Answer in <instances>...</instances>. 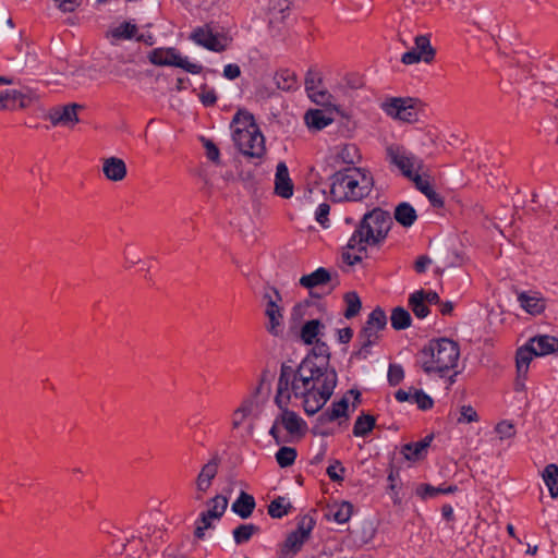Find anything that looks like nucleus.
Wrapping results in <instances>:
<instances>
[{
	"label": "nucleus",
	"mask_w": 558,
	"mask_h": 558,
	"mask_svg": "<svg viewBox=\"0 0 558 558\" xmlns=\"http://www.w3.org/2000/svg\"><path fill=\"white\" fill-rule=\"evenodd\" d=\"M312 352L293 369L291 391L301 399L308 415L317 413L330 399L337 386L338 376L329 368V347L320 340L314 341Z\"/></svg>",
	"instance_id": "obj_1"
},
{
	"label": "nucleus",
	"mask_w": 558,
	"mask_h": 558,
	"mask_svg": "<svg viewBox=\"0 0 558 558\" xmlns=\"http://www.w3.org/2000/svg\"><path fill=\"white\" fill-rule=\"evenodd\" d=\"M391 226L392 219L388 211L374 208L366 213L347 243L342 253L343 260L348 265L360 263L367 246H377L385 241Z\"/></svg>",
	"instance_id": "obj_2"
},
{
	"label": "nucleus",
	"mask_w": 558,
	"mask_h": 558,
	"mask_svg": "<svg viewBox=\"0 0 558 558\" xmlns=\"http://www.w3.org/2000/svg\"><path fill=\"white\" fill-rule=\"evenodd\" d=\"M293 367L282 364L280 376L278 379L277 395L275 402L281 410V413L275 418L269 429V435L275 439L277 445L289 441L280 435V426L283 427L291 438L300 439L306 432V423L295 412L288 409L291 398V378Z\"/></svg>",
	"instance_id": "obj_3"
},
{
	"label": "nucleus",
	"mask_w": 558,
	"mask_h": 558,
	"mask_svg": "<svg viewBox=\"0 0 558 558\" xmlns=\"http://www.w3.org/2000/svg\"><path fill=\"white\" fill-rule=\"evenodd\" d=\"M330 195L336 202H357L367 197L374 187V178L363 168H347L330 177Z\"/></svg>",
	"instance_id": "obj_4"
},
{
	"label": "nucleus",
	"mask_w": 558,
	"mask_h": 558,
	"mask_svg": "<svg viewBox=\"0 0 558 558\" xmlns=\"http://www.w3.org/2000/svg\"><path fill=\"white\" fill-rule=\"evenodd\" d=\"M460 356V349L457 342L447 339L430 340L417 355V363L423 371L430 375L444 376L454 368Z\"/></svg>",
	"instance_id": "obj_5"
},
{
	"label": "nucleus",
	"mask_w": 558,
	"mask_h": 558,
	"mask_svg": "<svg viewBox=\"0 0 558 558\" xmlns=\"http://www.w3.org/2000/svg\"><path fill=\"white\" fill-rule=\"evenodd\" d=\"M233 141L239 150L251 158H262L265 154V140L255 123L253 114L247 111H238L233 119Z\"/></svg>",
	"instance_id": "obj_6"
},
{
	"label": "nucleus",
	"mask_w": 558,
	"mask_h": 558,
	"mask_svg": "<svg viewBox=\"0 0 558 558\" xmlns=\"http://www.w3.org/2000/svg\"><path fill=\"white\" fill-rule=\"evenodd\" d=\"M387 326L386 313L377 307L371 312L365 325L357 335L359 350L354 356L359 360H365L371 353V347L376 344L379 339V332Z\"/></svg>",
	"instance_id": "obj_7"
},
{
	"label": "nucleus",
	"mask_w": 558,
	"mask_h": 558,
	"mask_svg": "<svg viewBox=\"0 0 558 558\" xmlns=\"http://www.w3.org/2000/svg\"><path fill=\"white\" fill-rule=\"evenodd\" d=\"M385 158L390 167L398 169L409 180L423 168V161L399 144L388 145L385 149Z\"/></svg>",
	"instance_id": "obj_8"
},
{
	"label": "nucleus",
	"mask_w": 558,
	"mask_h": 558,
	"mask_svg": "<svg viewBox=\"0 0 558 558\" xmlns=\"http://www.w3.org/2000/svg\"><path fill=\"white\" fill-rule=\"evenodd\" d=\"M148 59L155 65L177 66L192 74H199L203 70L201 64L190 62L175 48H156L150 51Z\"/></svg>",
	"instance_id": "obj_9"
},
{
	"label": "nucleus",
	"mask_w": 558,
	"mask_h": 558,
	"mask_svg": "<svg viewBox=\"0 0 558 558\" xmlns=\"http://www.w3.org/2000/svg\"><path fill=\"white\" fill-rule=\"evenodd\" d=\"M263 299L266 302L265 315L268 319L266 325L267 331L272 336H279L282 333V313L279 302L281 295L279 291L274 287H266L263 293Z\"/></svg>",
	"instance_id": "obj_10"
},
{
	"label": "nucleus",
	"mask_w": 558,
	"mask_h": 558,
	"mask_svg": "<svg viewBox=\"0 0 558 558\" xmlns=\"http://www.w3.org/2000/svg\"><path fill=\"white\" fill-rule=\"evenodd\" d=\"M315 526V520L310 515L300 519L295 531L291 532L281 546V557H293L302 548Z\"/></svg>",
	"instance_id": "obj_11"
},
{
	"label": "nucleus",
	"mask_w": 558,
	"mask_h": 558,
	"mask_svg": "<svg viewBox=\"0 0 558 558\" xmlns=\"http://www.w3.org/2000/svg\"><path fill=\"white\" fill-rule=\"evenodd\" d=\"M418 101L414 98H390L381 109L391 118L413 123L418 119Z\"/></svg>",
	"instance_id": "obj_12"
},
{
	"label": "nucleus",
	"mask_w": 558,
	"mask_h": 558,
	"mask_svg": "<svg viewBox=\"0 0 558 558\" xmlns=\"http://www.w3.org/2000/svg\"><path fill=\"white\" fill-rule=\"evenodd\" d=\"M191 39L197 45L215 52H221L227 48L226 36L214 33L209 26L198 27L191 34Z\"/></svg>",
	"instance_id": "obj_13"
},
{
	"label": "nucleus",
	"mask_w": 558,
	"mask_h": 558,
	"mask_svg": "<svg viewBox=\"0 0 558 558\" xmlns=\"http://www.w3.org/2000/svg\"><path fill=\"white\" fill-rule=\"evenodd\" d=\"M322 77L320 74L314 70H308L305 77V89L308 97L320 106L330 105L331 95L320 88Z\"/></svg>",
	"instance_id": "obj_14"
},
{
	"label": "nucleus",
	"mask_w": 558,
	"mask_h": 558,
	"mask_svg": "<svg viewBox=\"0 0 558 558\" xmlns=\"http://www.w3.org/2000/svg\"><path fill=\"white\" fill-rule=\"evenodd\" d=\"M82 106L78 104H69L63 107L53 108L49 112V120L53 125H74L78 122L77 110Z\"/></svg>",
	"instance_id": "obj_15"
},
{
	"label": "nucleus",
	"mask_w": 558,
	"mask_h": 558,
	"mask_svg": "<svg viewBox=\"0 0 558 558\" xmlns=\"http://www.w3.org/2000/svg\"><path fill=\"white\" fill-rule=\"evenodd\" d=\"M102 173L107 180L112 182L122 181L128 173L126 165L119 157H108L102 160Z\"/></svg>",
	"instance_id": "obj_16"
},
{
	"label": "nucleus",
	"mask_w": 558,
	"mask_h": 558,
	"mask_svg": "<svg viewBox=\"0 0 558 558\" xmlns=\"http://www.w3.org/2000/svg\"><path fill=\"white\" fill-rule=\"evenodd\" d=\"M275 192L283 198H290L293 195V184L289 177V170L284 162H279L275 175Z\"/></svg>",
	"instance_id": "obj_17"
},
{
	"label": "nucleus",
	"mask_w": 558,
	"mask_h": 558,
	"mask_svg": "<svg viewBox=\"0 0 558 558\" xmlns=\"http://www.w3.org/2000/svg\"><path fill=\"white\" fill-rule=\"evenodd\" d=\"M257 403L254 398L245 399L232 414V427L238 429L246 421L256 418Z\"/></svg>",
	"instance_id": "obj_18"
},
{
	"label": "nucleus",
	"mask_w": 558,
	"mask_h": 558,
	"mask_svg": "<svg viewBox=\"0 0 558 558\" xmlns=\"http://www.w3.org/2000/svg\"><path fill=\"white\" fill-rule=\"evenodd\" d=\"M415 187L423 193L434 207H441L444 205L442 197L434 190L430 184L429 178L417 172L410 179Z\"/></svg>",
	"instance_id": "obj_19"
},
{
	"label": "nucleus",
	"mask_w": 558,
	"mask_h": 558,
	"mask_svg": "<svg viewBox=\"0 0 558 558\" xmlns=\"http://www.w3.org/2000/svg\"><path fill=\"white\" fill-rule=\"evenodd\" d=\"M535 356H544L558 351V339L548 335H541L529 340Z\"/></svg>",
	"instance_id": "obj_20"
},
{
	"label": "nucleus",
	"mask_w": 558,
	"mask_h": 558,
	"mask_svg": "<svg viewBox=\"0 0 558 558\" xmlns=\"http://www.w3.org/2000/svg\"><path fill=\"white\" fill-rule=\"evenodd\" d=\"M432 440L433 436L428 435L420 441L404 445L401 449V452L409 461L420 460L426 453Z\"/></svg>",
	"instance_id": "obj_21"
},
{
	"label": "nucleus",
	"mask_w": 558,
	"mask_h": 558,
	"mask_svg": "<svg viewBox=\"0 0 558 558\" xmlns=\"http://www.w3.org/2000/svg\"><path fill=\"white\" fill-rule=\"evenodd\" d=\"M255 508L254 497L241 492L238 499L232 504V511L236 513L242 519H247L251 517L253 510Z\"/></svg>",
	"instance_id": "obj_22"
},
{
	"label": "nucleus",
	"mask_w": 558,
	"mask_h": 558,
	"mask_svg": "<svg viewBox=\"0 0 558 558\" xmlns=\"http://www.w3.org/2000/svg\"><path fill=\"white\" fill-rule=\"evenodd\" d=\"M305 123L310 129L319 131L329 125L333 119L323 110H308L304 117Z\"/></svg>",
	"instance_id": "obj_23"
},
{
	"label": "nucleus",
	"mask_w": 558,
	"mask_h": 558,
	"mask_svg": "<svg viewBox=\"0 0 558 558\" xmlns=\"http://www.w3.org/2000/svg\"><path fill=\"white\" fill-rule=\"evenodd\" d=\"M329 281H330V272L327 269L320 267V268H317L312 274L301 277L300 284L305 288L311 289L314 287L326 284Z\"/></svg>",
	"instance_id": "obj_24"
},
{
	"label": "nucleus",
	"mask_w": 558,
	"mask_h": 558,
	"mask_svg": "<svg viewBox=\"0 0 558 558\" xmlns=\"http://www.w3.org/2000/svg\"><path fill=\"white\" fill-rule=\"evenodd\" d=\"M534 356L535 351H532V347L529 344V342L517 351V372L519 377L526 376L529 365Z\"/></svg>",
	"instance_id": "obj_25"
},
{
	"label": "nucleus",
	"mask_w": 558,
	"mask_h": 558,
	"mask_svg": "<svg viewBox=\"0 0 558 558\" xmlns=\"http://www.w3.org/2000/svg\"><path fill=\"white\" fill-rule=\"evenodd\" d=\"M324 325L318 319L306 322L300 332V337L305 344H313L314 341L319 340L317 337L320 335Z\"/></svg>",
	"instance_id": "obj_26"
},
{
	"label": "nucleus",
	"mask_w": 558,
	"mask_h": 558,
	"mask_svg": "<svg viewBox=\"0 0 558 558\" xmlns=\"http://www.w3.org/2000/svg\"><path fill=\"white\" fill-rule=\"evenodd\" d=\"M290 0H270L268 4L269 22H283L290 10Z\"/></svg>",
	"instance_id": "obj_27"
},
{
	"label": "nucleus",
	"mask_w": 558,
	"mask_h": 558,
	"mask_svg": "<svg viewBox=\"0 0 558 558\" xmlns=\"http://www.w3.org/2000/svg\"><path fill=\"white\" fill-rule=\"evenodd\" d=\"M415 209L408 203H401L396 207L395 219L403 227H411L416 220Z\"/></svg>",
	"instance_id": "obj_28"
},
{
	"label": "nucleus",
	"mask_w": 558,
	"mask_h": 558,
	"mask_svg": "<svg viewBox=\"0 0 558 558\" xmlns=\"http://www.w3.org/2000/svg\"><path fill=\"white\" fill-rule=\"evenodd\" d=\"M335 157L338 162L343 165H354L360 159L359 149L353 144L337 147Z\"/></svg>",
	"instance_id": "obj_29"
},
{
	"label": "nucleus",
	"mask_w": 558,
	"mask_h": 558,
	"mask_svg": "<svg viewBox=\"0 0 558 558\" xmlns=\"http://www.w3.org/2000/svg\"><path fill=\"white\" fill-rule=\"evenodd\" d=\"M518 301L520 305L532 315L541 314L545 308V303L542 299L529 295L524 292L518 295Z\"/></svg>",
	"instance_id": "obj_30"
},
{
	"label": "nucleus",
	"mask_w": 558,
	"mask_h": 558,
	"mask_svg": "<svg viewBox=\"0 0 558 558\" xmlns=\"http://www.w3.org/2000/svg\"><path fill=\"white\" fill-rule=\"evenodd\" d=\"M349 407V400L347 397H343L340 401L332 403L331 408L326 410L320 415L322 422H332L342 416H347V411Z\"/></svg>",
	"instance_id": "obj_31"
},
{
	"label": "nucleus",
	"mask_w": 558,
	"mask_h": 558,
	"mask_svg": "<svg viewBox=\"0 0 558 558\" xmlns=\"http://www.w3.org/2000/svg\"><path fill=\"white\" fill-rule=\"evenodd\" d=\"M409 305L413 314L420 319L427 317L429 314L428 304L423 301L421 291H415L409 296Z\"/></svg>",
	"instance_id": "obj_32"
},
{
	"label": "nucleus",
	"mask_w": 558,
	"mask_h": 558,
	"mask_svg": "<svg viewBox=\"0 0 558 558\" xmlns=\"http://www.w3.org/2000/svg\"><path fill=\"white\" fill-rule=\"evenodd\" d=\"M274 81L276 86L281 90H292L296 87V77L295 74L290 70H280L275 76Z\"/></svg>",
	"instance_id": "obj_33"
},
{
	"label": "nucleus",
	"mask_w": 558,
	"mask_h": 558,
	"mask_svg": "<svg viewBox=\"0 0 558 558\" xmlns=\"http://www.w3.org/2000/svg\"><path fill=\"white\" fill-rule=\"evenodd\" d=\"M390 322L393 329L402 330L411 326L412 318L405 308L399 306L392 310Z\"/></svg>",
	"instance_id": "obj_34"
},
{
	"label": "nucleus",
	"mask_w": 558,
	"mask_h": 558,
	"mask_svg": "<svg viewBox=\"0 0 558 558\" xmlns=\"http://www.w3.org/2000/svg\"><path fill=\"white\" fill-rule=\"evenodd\" d=\"M543 478L553 498L558 497V466L548 464L543 473Z\"/></svg>",
	"instance_id": "obj_35"
},
{
	"label": "nucleus",
	"mask_w": 558,
	"mask_h": 558,
	"mask_svg": "<svg viewBox=\"0 0 558 558\" xmlns=\"http://www.w3.org/2000/svg\"><path fill=\"white\" fill-rule=\"evenodd\" d=\"M259 532V527L255 524L247 523V524H240L236 526L233 532V538L235 544L241 545L251 539V537Z\"/></svg>",
	"instance_id": "obj_36"
},
{
	"label": "nucleus",
	"mask_w": 558,
	"mask_h": 558,
	"mask_svg": "<svg viewBox=\"0 0 558 558\" xmlns=\"http://www.w3.org/2000/svg\"><path fill=\"white\" fill-rule=\"evenodd\" d=\"M208 510L205 511L207 517L219 520L228 507V499L225 496L217 495L208 501Z\"/></svg>",
	"instance_id": "obj_37"
},
{
	"label": "nucleus",
	"mask_w": 558,
	"mask_h": 558,
	"mask_svg": "<svg viewBox=\"0 0 558 558\" xmlns=\"http://www.w3.org/2000/svg\"><path fill=\"white\" fill-rule=\"evenodd\" d=\"M375 426V417L373 415L363 414L360 415L353 426V435L356 437H364Z\"/></svg>",
	"instance_id": "obj_38"
},
{
	"label": "nucleus",
	"mask_w": 558,
	"mask_h": 558,
	"mask_svg": "<svg viewBox=\"0 0 558 558\" xmlns=\"http://www.w3.org/2000/svg\"><path fill=\"white\" fill-rule=\"evenodd\" d=\"M414 49L423 56V61L426 63H429L435 57V50L430 46V41L427 36H416Z\"/></svg>",
	"instance_id": "obj_39"
},
{
	"label": "nucleus",
	"mask_w": 558,
	"mask_h": 558,
	"mask_svg": "<svg viewBox=\"0 0 558 558\" xmlns=\"http://www.w3.org/2000/svg\"><path fill=\"white\" fill-rule=\"evenodd\" d=\"M329 515L337 523H345L350 520L352 515V505L350 502L343 501L340 505L335 506L329 510Z\"/></svg>",
	"instance_id": "obj_40"
},
{
	"label": "nucleus",
	"mask_w": 558,
	"mask_h": 558,
	"mask_svg": "<svg viewBox=\"0 0 558 558\" xmlns=\"http://www.w3.org/2000/svg\"><path fill=\"white\" fill-rule=\"evenodd\" d=\"M291 504L284 497H277L268 506V513L272 518H282L288 514Z\"/></svg>",
	"instance_id": "obj_41"
},
{
	"label": "nucleus",
	"mask_w": 558,
	"mask_h": 558,
	"mask_svg": "<svg viewBox=\"0 0 558 558\" xmlns=\"http://www.w3.org/2000/svg\"><path fill=\"white\" fill-rule=\"evenodd\" d=\"M296 456L294 448L283 446L276 452L275 457L280 468H288L294 463Z\"/></svg>",
	"instance_id": "obj_42"
},
{
	"label": "nucleus",
	"mask_w": 558,
	"mask_h": 558,
	"mask_svg": "<svg viewBox=\"0 0 558 558\" xmlns=\"http://www.w3.org/2000/svg\"><path fill=\"white\" fill-rule=\"evenodd\" d=\"M344 301L347 304L344 317L350 319V318L354 317L355 315H357V313L361 310L362 303H361L359 295L355 292H348L344 295Z\"/></svg>",
	"instance_id": "obj_43"
},
{
	"label": "nucleus",
	"mask_w": 558,
	"mask_h": 558,
	"mask_svg": "<svg viewBox=\"0 0 558 558\" xmlns=\"http://www.w3.org/2000/svg\"><path fill=\"white\" fill-rule=\"evenodd\" d=\"M137 27L134 24L124 22L112 29L111 35L117 39H131L135 36Z\"/></svg>",
	"instance_id": "obj_44"
},
{
	"label": "nucleus",
	"mask_w": 558,
	"mask_h": 558,
	"mask_svg": "<svg viewBox=\"0 0 558 558\" xmlns=\"http://www.w3.org/2000/svg\"><path fill=\"white\" fill-rule=\"evenodd\" d=\"M218 464H219L218 459H216V458L211 459L205 465H203L197 477L213 482V480L216 477V475L218 473Z\"/></svg>",
	"instance_id": "obj_45"
},
{
	"label": "nucleus",
	"mask_w": 558,
	"mask_h": 558,
	"mask_svg": "<svg viewBox=\"0 0 558 558\" xmlns=\"http://www.w3.org/2000/svg\"><path fill=\"white\" fill-rule=\"evenodd\" d=\"M456 490H457V486H452V485L439 486V487L425 485L423 488L422 496L424 498H433V497H436L438 494H451V493H454Z\"/></svg>",
	"instance_id": "obj_46"
},
{
	"label": "nucleus",
	"mask_w": 558,
	"mask_h": 558,
	"mask_svg": "<svg viewBox=\"0 0 558 558\" xmlns=\"http://www.w3.org/2000/svg\"><path fill=\"white\" fill-rule=\"evenodd\" d=\"M215 520L211 517H207L206 512H202L199 519L196 522L195 536L203 538L205 531L213 527L211 521Z\"/></svg>",
	"instance_id": "obj_47"
},
{
	"label": "nucleus",
	"mask_w": 558,
	"mask_h": 558,
	"mask_svg": "<svg viewBox=\"0 0 558 558\" xmlns=\"http://www.w3.org/2000/svg\"><path fill=\"white\" fill-rule=\"evenodd\" d=\"M414 403L420 410L426 411L433 407L434 401L423 390H414Z\"/></svg>",
	"instance_id": "obj_48"
},
{
	"label": "nucleus",
	"mask_w": 558,
	"mask_h": 558,
	"mask_svg": "<svg viewBox=\"0 0 558 558\" xmlns=\"http://www.w3.org/2000/svg\"><path fill=\"white\" fill-rule=\"evenodd\" d=\"M404 378V372L401 365L390 364L388 368V381L391 386H397Z\"/></svg>",
	"instance_id": "obj_49"
},
{
	"label": "nucleus",
	"mask_w": 558,
	"mask_h": 558,
	"mask_svg": "<svg viewBox=\"0 0 558 558\" xmlns=\"http://www.w3.org/2000/svg\"><path fill=\"white\" fill-rule=\"evenodd\" d=\"M344 471H345V469L342 466L340 461H335L333 464H331L327 468V474H328L329 478L333 482L343 481Z\"/></svg>",
	"instance_id": "obj_50"
},
{
	"label": "nucleus",
	"mask_w": 558,
	"mask_h": 558,
	"mask_svg": "<svg viewBox=\"0 0 558 558\" xmlns=\"http://www.w3.org/2000/svg\"><path fill=\"white\" fill-rule=\"evenodd\" d=\"M330 211V206L327 203H322L318 205L315 211L316 221L324 228H327L328 225V215Z\"/></svg>",
	"instance_id": "obj_51"
},
{
	"label": "nucleus",
	"mask_w": 558,
	"mask_h": 558,
	"mask_svg": "<svg viewBox=\"0 0 558 558\" xmlns=\"http://www.w3.org/2000/svg\"><path fill=\"white\" fill-rule=\"evenodd\" d=\"M198 97L202 104L206 107L214 106L217 101L216 92L213 88H207L206 86L202 87V92Z\"/></svg>",
	"instance_id": "obj_52"
},
{
	"label": "nucleus",
	"mask_w": 558,
	"mask_h": 558,
	"mask_svg": "<svg viewBox=\"0 0 558 558\" xmlns=\"http://www.w3.org/2000/svg\"><path fill=\"white\" fill-rule=\"evenodd\" d=\"M496 432L499 435L500 439L511 438L515 434L514 426L508 421H502L498 423L496 426Z\"/></svg>",
	"instance_id": "obj_53"
},
{
	"label": "nucleus",
	"mask_w": 558,
	"mask_h": 558,
	"mask_svg": "<svg viewBox=\"0 0 558 558\" xmlns=\"http://www.w3.org/2000/svg\"><path fill=\"white\" fill-rule=\"evenodd\" d=\"M460 423H472L478 421L476 411L471 405H463L461 408V415L458 420Z\"/></svg>",
	"instance_id": "obj_54"
},
{
	"label": "nucleus",
	"mask_w": 558,
	"mask_h": 558,
	"mask_svg": "<svg viewBox=\"0 0 558 558\" xmlns=\"http://www.w3.org/2000/svg\"><path fill=\"white\" fill-rule=\"evenodd\" d=\"M195 484H196V495H195V498L197 500H202L203 497H204V494H206L207 490L209 489V487L211 486V482L203 480L201 477H196V483Z\"/></svg>",
	"instance_id": "obj_55"
},
{
	"label": "nucleus",
	"mask_w": 558,
	"mask_h": 558,
	"mask_svg": "<svg viewBox=\"0 0 558 558\" xmlns=\"http://www.w3.org/2000/svg\"><path fill=\"white\" fill-rule=\"evenodd\" d=\"M423 60V56L416 51V49H412L402 54L401 61L404 64H414Z\"/></svg>",
	"instance_id": "obj_56"
},
{
	"label": "nucleus",
	"mask_w": 558,
	"mask_h": 558,
	"mask_svg": "<svg viewBox=\"0 0 558 558\" xmlns=\"http://www.w3.org/2000/svg\"><path fill=\"white\" fill-rule=\"evenodd\" d=\"M414 388H410L409 390L399 389L395 393V398L399 402L414 403Z\"/></svg>",
	"instance_id": "obj_57"
},
{
	"label": "nucleus",
	"mask_w": 558,
	"mask_h": 558,
	"mask_svg": "<svg viewBox=\"0 0 558 558\" xmlns=\"http://www.w3.org/2000/svg\"><path fill=\"white\" fill-rule=\"evenodd\" d=\"M204 146L206 148L207 158L211 161L217 162L219 160L218 147L211 141L208 140L205 141Z\"/></svg>",
	"instance_id": "obj_58"
},
{
	"label": "nucleus",
	"mask_w": 558,
	"mask_h": 558,
	"mask_svg": "<svg viewBox=\"0 0 558 558\" xmlns=\"http://www.w3.org/2000/svg\"><path fill=\"white\" fill-rule=\"evenodd\" d=\"M241 70L238 64H227L223 68V76L228 80H235L240 76Z\"/></svg>",
	"instance_id": "obj_59"
},
{
	"label": "nucleus",
	"mask_w": 558,
	"mask_h": 558,
	"mask_svg": "<svg viewBox=\"0 0 558 558\" xmlns=\"http://www.w3.org/2000/svg\"><path fill=\"white\" fill-rule=\"evenodd\" d=\"M3 97L8 104V109H10L14 102L23 98V93L15 89L5 90L3 92Z\"/></svg>",
	"instance_id": "obj_60"
},
{
	"label": "nucleus",
	"mask_w": 558,
	"mask_h": 558,
	"mask_svg": "<svg viewBox=\"0 0 558 558\" xmlns=\"http://www.w3.org/2000/svg\"><path fill=\"white\" fill-rule=\"evenodd\" d=\"M54 2L64 12H73L80 4V0H54Z\"/></svg>",
	"instance_id": "obj_61"
},
{
	"label": "nucleus",
	"mask_w": 558,
	"mask_h": 558,
	"mask_svg": "<svg viewBox=\"0 0 558 558\" xmlns=\"http://www.w3.org/2000/svg\"><path fill=\"white\" fill-rule=\"evenodd\" d=\"M432 263V259L427 256H420L415 264H414V269L416 272L418 274H423L425 272V270L427 269V267L430 265Z\"/></svg>",
	"instance_id": "obj_62"
},
{
	"label": "nucleus",
	"mask_w": 558,
	"mask_h": 558,
	"mask_svg": "<svg viewBox=\"0 0 558 558\" xmlns=\"http://www.w3.org/2000/svg\"><path fill=\"white\" fill-rule=\"evenodd\" d=\"M423 293V301H425L428 305L440 303V298L437 292L428 290H420Z\"/></svg>",
	"instance_id": "obj_63"
},
{
	"label": "nucleus",
	"mask_w": 558,
	"mask_h": 558,
	"mask_svg": "<svg viewBox=\"0 0 558 558\" xmlns=\"http://www.w3.org/2000/svg\"><path fill=\"white\" fill-rule=\"evenodd\" d=\"M353 337V330L350 327H345L338 330V341L340 343H348Z\"/></svg>",
	"instance_id": "obj_64"
}]
</instances>
